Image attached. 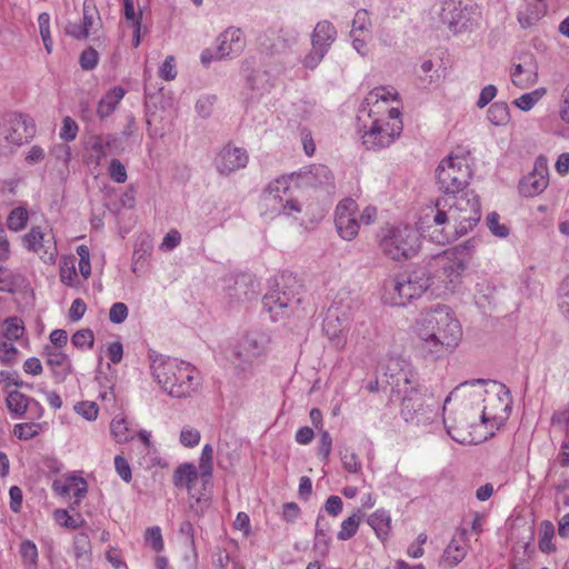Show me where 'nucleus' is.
Segmentation results:
<instances>
[{"label": "nucleus", "instance_id": "cd10ccee", "mask_svg": "<svg viewBox=\"0 0 569 569\" xmlns=\"http://www.w3.org/2000/svg\"><path fill=\"white\" fill-rule=\"evenodd\" d=\"M336 38L337 30L335 26L328 20H322L319 21L313 29L311 44L319 46L320 49L328 52L331 44L336 41Z\"/></svg>", "mask_w": 569, "mask_h": 569}, {"label": "nucleus", "instance_id": "393cba45", "mask_svg": "<svg viewBox=\"0 0 569 569\" xmlns=\"http://www.w3.org/2000/svg\"><path fill=\"white\" fill-rule=\"evenodd\" d=\"M46 365L50 368L56 383L63 382L72 372V365L69 357L60 349L53 347L44 348Z\"/></svg>", "mask_w": 569, "mask_h": 569}, {"label": "nucleus", "instance_id": "6ab92c4d", "mask_svg": "<svg viewBox=\"0 0 569 569\" xmlns=\"http://www.w3.org/2000/svg\"><path fill=\"white\" fill-rule=\"evenodd\" d=\"M246 47L243 33L238 28H228L216 39L217 59L239 56Z\"/></svg>", "mask_w": 569, "mask_h": 569}, {"label": "nucleus", "instance_id": "a19ab883", "mask_svg": "<svg viewBox=\"0 0 569 569\" xmlns=\"http://www.w3.org/2000/svg\"><path fill=\"white\" fill-rule=\"evenodd\" d=\"M23 321L18 317H9L3 321L2 337L8 340H18L24 335Z\"/></svg>", "mask_w": 569, "mask_h": 569}, {"label": "nucleus", "instance_id": "7ed1b4c3", "mask_svg": "<svg viewBox=\"0 0 569 569\" xmlns=\"http://www.w3.org/2000/svg\"><path fill=\"white\" fill-rule=\"evenodd\" d=\"M150 370L159 387L172 398L192 397L201 387V376L189 362L149 352Z\"/></svg>", "mask_w": 569, "mask_h": 569}, {"label": "nucleus", "instance_id": "0eeeda50", "mask_svg": "<svg viewBox=\"0 0 569 569\" xmlns=\"http://www.w3.org/2000/svg\"><path fill=\"white\" fill-rule=\"evenodd\" d=\"M264 214L270 218L284 214L292 217L301 211V206L293 196L290 178L280 177L269 182L261 196Z\"/></svg>", "mask_w": 569, "mask_h": 569}, {"label": "nucleus", "instance_id": "4c0bfd02", "mask_svg": "<svg viewBox=\"0 0 569 569\" xmlns=\"http://www.w3.org/2000/svg\"><path fill=\"white\" fill-rule=\"evenodd\" d=\"M555 537V526L551 521L545 520L540 525L539 549L545 553H552L557 550L552 542Z\"/></svg>", "mask_w": 569, "mask_h": 569}, {"label": "nucleus", "instance_id": "3c124183", "mask_svg": "<svg viewBox=\"0 0 569 569\" xmlns=\"http://www.w3.org/2000/svg\"><path fill=\"white\" fill-rule=\"evenodd\" d=\"M144 540L146 543L156 552H160L164 547L161 529L158 526L150 527L146 530Z\"/></svg>", "mask_w": 569, "mask_h": 569}, {"label": "nucleus", "instance_id": "a18cd8bd", "mask_svg": "<svg viewBox=\"0 0 569 569\" xmlns=\"http://www.w3.org/2000/svg\"><path fill=\"white\" fill-rule=\"evenodd\" d=\"M28 218L29 214L27 209L22 207L14 208L8 216L7 226L12 231H20L26 227Z\"/></svg>", "mask_w": 569, "mask_h": 569}, {"label": "nucleus", "instance_id": "ea45409f", "mask_svg": "<svg viewBox=\"0 0 569 569\" xmlns=\"http://www.w3.org/2000/svg\"><path fill=\"white\" fill-rule=\"evenodd\" d=\"M398 92L391 87H379L371 90L366 98L368 104L372 103L375 107H379L380 102L387 103L389 101H397Z\"/></svg>", "mask_w": 569, "mask_h": 569}, {"label": "nucleus", "instance_id": "774afa93", "mask_svg": "<svg viewBox=\"0 0 569 569\" xmlns=\"http://www.w3.org/2000/svg\"><path fill=\"white\" fill-rule=\"evenodd\" d=\"M559 117L569 123V83L563 88L559 101Z\"/></svg>", "mask_w": 569, "mask_h": 569}, {"label": "nucleus", "instance_id": "2f4dec72", "mask_svg": "<svg viewBox=\"0 0 569 569\" xmlns=\"http://www.w3.org/2000/svg\"><path fill=\"white\" fill-rule=\"evenodd\" d=\"M198 479V470L194 465L186 462L176 468L172 476L173 485L177 488H187L189 491Z\"/></svg>", "mask_w": 569, "mask_h": 569}, {"label": "nucleus", "instance_id": "a878e982", "mask_svg": "<svg viewBox=\"0 0 569 569\" xmlns=\"http://www.w3.org/2000/svg\"><path fill=\"white\" fill-rule=\"evenodd\" d=\"M118 138L113 134H99L93 136L89 140L90 161L99 166L108 154L118 151Z\"/></svg>", "mask_w": 569, "mask_h": 569}, {"label": "nucleus", "instance_id": "f704fd0d", "mask_svg": "<svg viewBox=\"0 0 569 569\" xmlns=\"http://www.w3.org/2000/svg\"><path fill=\"white\" fill-rule=\"evenodd\" d=\"M110 432L118 443H126L133 439L136 435L127 419L120 415L112 419L110 423Z\"/></svg>", "mask_w": 569, "mask_h": 569}, {"label": "nucleus", "instance_id": "37998d69", "mask_svg": "<svg viewBox=\"0 0 569 569\" xmlns=\"http://www.w3.org/2000/svg\"><path fill=\"white\" fill-rule=\"evenodd\" d=\"M100 24V16L96 6L90 1L83 3L82 26L88 34L96 33V27Z\"/></svg>", "mask_w": 569, "mask_h": 569}, {"label": "nucleus", "instance_id": "ddd939ff", "mask_svg": "<svg viewBox=\"0 0 569 569\" xmlns=\"http://www.w3.org/2000/svg\"><path fill=\"white\" fill-rule=\"evenodd\" d=\"M36 133V126L32 121L22 114H10L0 124V147L2 143L8 146H21L28 142Z\"/></svg>", "mask_w": 569, "mask_h": 569}, {"label": "nucleus", "instance_id": "8fccbe9b", "mask_svg": "<svg viewBox=\"0 0 569 569\" xmlns=\"http://www.w3.org/2000/svg\"><path fill=\"white\" fill-rule=\"evenodd\" d=\"M38 24L40 36L48 53L52 52L53 42L50 36V16L47 12H42L38 17Z\"/></svg>", "mask_w": 569, "mask_h": 569}, {"label": "nucleus", "instance_id": "603ef678", "mask_svg": "<svg viewBox=\"0 0 569 569\" xmlns=\"http://www.w3.org/2000/svg\"><path fill=\"white\" fill-rule=\"evenodd\" d=\"M79 132L78 123L69 116L62 120V127L59 132V137L64 142L73 141Z\"/></svg>", "mask_w": 569, "mask_h": 569}, {"label": "nucleus", "instance_id": "72a5a7b5", "mask_svg": "<svg viewBox=\"0 0 569 569\" xmlns=\"http://www.w3.org/2000/svg\"><path fill=\"white\" fill-rule=\"evenodd\" d=\"M329 525L319 516L316 522V532L313 539V550L320 557H326L329 552L330 537L328 535Z\"/></svg>", "mask_w": 569, "mask_h": 569}, {"label": "nucleus", "instance_id": "69168bd1", "mask_svg": "<svg viewBox=\"0 0 569 569\" xmlns=\"http://www.w3.org/2000/svg\"><path fill=\"white\" fill-rule=\"evenodd\" d=\"M99 61V54L93 48L82 51L79 62L83 70H93Z\"/></svg>", "mask_w": 569, "mask_h": 569}, {"label": "nucleus", "instance_id": "0e129e2a", "mask_svg": "<svg viewBox=\"0 0 569 569\" xmlns=\"http://www.w3.org/2000/svg\"><path fill=\"white\" fill-rule=\"evenodd\" d=\"M327 52L320 49L319 46L311 44L310 52L305 57L303 64L308 69H315L325 58Z\"/></svg>", "mask_w": 569, "mask_h": 569}, {"label": "nucleus", "instance_id": "f8f14e48", "mask_svg": "<svg viewBox=\"0 0 569 569\" xmlns=\"http://www.w3.org/2000/svg\"><path fill=\"white\" fill-rule=\"evenodd\" d=\"M401 395V416L405 421L420 425L432 420L431 405L426 403L425 396L418 388V381L403 387Z\"/></svg>", "mask_w": 569, "mask_h": 569}, {"label": "nucleus", "instance_id": "f3484780", "mask_svg": "<svg viewBox=\"0 0 569 569\" xmlns=\"http://www.w3.org/2000/svg\"><path fill=\"white\" fill-rule=\"evenodd\" d=\"M249 160L244 149L231 144L224 146L214 159L216 169L220 174L229 176L247 166Z\"/></svg>", "mask_w": 569, "mask_h": 569}, {"label": "nucleus", "instance_id": "20e7f679", "mask_svg": "<svg viewBox=\"0 0 569 569\" xmlns=\"http://www.w3.org/2000/svg\"><path fill=\"white\" fill-rule=\"evenodd\" d=\"M473 246L470 240L433 256L423 268L431 278V286L443 287L448 291L466 270L472 254Z\"/></svg>", "mask_w": 569, "mask_h": 569}, {"label": "nucleus", "instance_id": "412c9836", "mask_svg": "<svg viewBox=\"0 0 569 569\" xmlns=\"http://www.w3.org/2000/svg\"><path fill=\"white\" fill-rule=\"evenodd\" d=\"M548 182L546 160L538 158L533 170L520 181L519 190L525 197H533L541 193L547 188Z\"/></svg>", "mask_w": 569, "mask_h": 569}, {"label": "nucleus", "instance_id": "338daca9", "mask_svg": "<svg viewBox=\"0 0 569 569\" xmlns=\"http://www.w3.org/2000/svg\"><path fill=\"white\" fill-rule=\"evenodd\" d=\"M128 307L123 302H116L111 306L109 310V320L112 323L120 325L128 317Z\"/></svg>", "mask_w": 569, "mask_h": 569}, {"label": "nucleus", "instance_id": "c03bdc74", "mask_svg": "<svg viewBox=\"0 0 569 569\" xmlns=\"http://www.w3.org/2000/svg\"><path fill=\"white\" fill-rule=\"evenodd\" d=\"M360 522L361 515L353 513L348 517L342 521L340 530L337 533V538L341 541L351 539L357 533Z\"/></svg>", "mask_w": 569, "mask_h": 569}, {"label": "nucleus", "instance_id": "4468645a", "mask_svg": "<svg viewBox=\"0 0 569 569\" xmlns=\"http://www.w3.org/2000/svg\"><path fill=\"white\" fill-rule=\"evenodd\" d=\"M335 227L339 237L346 241L353 240L360 229L358 204L351 198L342 199L335 210Z\"/></svg>", "mask_w": 569, "mask_h": 569}, {"label": "nucleus", "instance_id": "4d7b16f0", "mask_svg": "<svg viewBox=\"0 0 569 569\" xmlns=\"http://www.w3.org/2000/svg\"><path fill=\"white\" fill-rule=\"evenodd\" d=\"M18 349L13 345V340L1 338L0 340V360L3 363H11L16 360Z\"/></svg>", "mask_w": 569, "mask_h": 569}, {"label": "nucleus", "instance_id": "39448f33", "mask_svg": "<svg viewBox=\"0 0 569 569\" xmlns=\"http://www.w3.org/2000/svg\"><path fill=\"white\" fill-rule=\"evenodd\" d=\"M420 233L409 226H391L381 230L378 238L380 252L389 260L402 262L415 257L420 249Z\"/></svg>", "mask_w": 569, "mask_h": 569}, {"label": "nucleus", "instance_id": "f257e3e1", "mask_svg": "<svg viewBox=\"0 0 569 569\" xmlns=\"http://www.w3.org/2000/svg\"><path fill=\"white\" fill-rule=\"evenodd\" d=\"M480 219V200L473 191L442 196L435 204L429 237L436 243H449L471 231Z\"/></svg>", "mask_w": 569, "mask_h": 569}, {"label": "nucleus", "instance_id": "6e6552de", "mask_svg": "<svg viewBox=\"0 0 569 569\" xmlns=\"http://www.w3.org/2000/svg\"><path fill=\"white\" fill-rule=\"evenodd\" d=\"M403 129L398 107L387 109V116L377 118L362 134V143L368 150H380L391 146Z\"/></svg>", "mask_w": 569, "mask_h": 569}, {"label": "nucleus", "instance_id": "a211bd4d", "mask_svg": "<svg viewBox=\"0 0 569 569\" xmlns=\"http://www.w3.org/2000/svg\"><path fill=\"white\" fill-rule=\"evenodd\" d=\"M24 246L29 251L40 254L46 263H54L57 257V247L53 237L46 238V234L39 227H33L23 237Z\"/></svg>", "mask_w": 569, "mask_h": 569}, {"label": "nucleus", "instance_id": "b1692460", "mask_svg": "<svg viewBox=\"0 0 569 569\" xmlns=\"http://www.w3.org/2000/svg\"><path fill=\"white\" fill-rule=\"evenodd\" d=\"M257 284L250 274H238L229 279L227 295L231 301L246 302L257 297Z\"/></svg>", "mask_w": 569, "mask_h": 569}, {"label": "nucleus", "instance_id": "9d476101", "mask_svg": "<svg viewBox=\"0 0 569 569\" xmlns=\"http://www.w3.org/2000/svg\"><path fill=\"white\" fill-rule=\"evenodd\" d=\"M267 342L264 335L249 332L236 343L232 362L238 375H246L251 370L264 353Z\"/></svg>", "mask_w": 569, "mask_h": 569}, {"label": "nucleus", "instance_id": "bf43d9fd", "mask_svg": "<svg viewBox=\"0 0 569 569\" xmlns=\"http://www.w3.org/2000/svg\"><path fill=\"white\" fill-rule=\"evenodd\" d=\"M70 481L72 482V495L76 498L73 505H79L82 498H84L88 491L87 481L82 477L70 476Z\"/></svg>", "mask_w": 569, "mask_h": 569}, {"label": "nucleus", "instance_id": "c85d7f7f", "mask_svg": "<svg viewBox=\"0 0 569 569\" xmlns=\"http://www.w3.org/2000/svg\"><path fill=\"white\" fill-rule=\"evenodd\" d=\"M367 523L373 529L380 540H386L391 530V516L385 509H378L367 518Z\"/></svg>", "mask_w": 569, "mask_h": 569}, {"label": "nucleus", "instance_id": "4be33fe9", "mask_svg": "<svg viewBox=\"0 0 569 569\" xmlns=\"http://www.w3.org/2000/svg\"><path fill=\"white\" fill-rule=\"evenodd\" d=\"M468 550V530L465 528H458L441 556L443 566L447 568L456 567L466 558Z\"/></svg>", "mask_w": 569, "mask_h": 569}, {"label": "nucleus", "instance_id": "de8ad7c7", "mask_svg": "<svg viewBox=\"0 0 569 569\" xmlns=\"http://www.w3.org/2000/svg\"><path fill=\"white\" fill-rule=\"evenodd\" d=\"M42 429V423L23 422L17 423L13 428V435L20 440H29L37 437Z\"/></svg>", "mask_w": 569, "mask_h": 569}, {"label": "nucleus", "instance_id": "f03ea898", "mask_svg": "<svg viewBox=\"0 0 569 569\" xmlns=\"http://www.w3.org/2000/svg\"><path fill=\"white\" fill-rule=\"evenodd\" d=\"M416 332L425 358L437 360L455 351L462 338L461 326L450 307L439 305L417 321Z\"/></svg>", "mask_w": 569, "mask_h": 569}, {"label": "nucleus", "instance_id": "aec40b11", "mask_svg": "<svg viewBox=\"0 0 569 569\" xmlns=\"http://www.w3.org/2000/svg\"><path fill=\"white\" fill-rule=\"evenodd\" d=\"M501 393L506 397L509 395V390L505 385H500V391L498 393L485 399L486 405L481 411L482 423L492 422V426H498L507 417L510 403L505 401Z\"/></svg>", "mask_w": 569, "mask_h": 569}, {"label": "nucleus", "instance_id": "1a4fd4ad", "mask_svg": "<svg viewBox=\"0 0 569 569\" xmlns=\"http://www.w3.org/2000/svg\"><path fill=\"white\" fill-rule=\"evenodd\" d=\"M471 178L467 160L449 156L442 159L437 168V184L443 196H456L468 192L466 187Z\"/></svg>", "mask_w": 569, "mask_h": 569}, {"label": "nucleus", "instance_id": "7c9ffc66", "mask_svg": "<svg viewBox=\"0 0 569 569\" xmlns=\"http://www.w3.org/2000/svg\"><path fill=\"white\" fill-rule=\"evenodd\" d=\"M124 93H126V91L122 87H114V88L110 89L101 98V100L98 103V108H97L98 116L101 119L110 116L114 111V109L117 108L119 102L122 100V98L124 97Z\"/></svg>", "mask_w": 569, "mask_h": 569}, {"label": "nucleus", "instance_id": "c9c22d12", "mask_svg": "<svg viewBox=\"0 0 569 569\" xmlns=\"http://www.w3.org/2000/svg\"><path fill=\"white\" fill-rule=\"evenodd\" d=\"M28 401L29 397L17 390L10 391L6 400L10 413L14 415L18 418L23 417L24 413L28 411Z\"/></svg>", "mask_w": 569, "mask_h": 569}, {"label": "nucleus", "instance_id": "423d86ee", "mask_svg": "<svg viewBox=\"0 0 569 569\" xmlns=\"http://www.w3.org/2000/svg\"><path fill=\"white\" fill-rule=\"evenodd\" d=\"M431 287V278L423 268L403 272L385 283L382 299L390 306L402 307L418 299Z\"/></svg>", "mask_w": 569, "mask_h": 569}, {"label": "nucleus", "instance_id": "dca6fc26", "mask_svg": "<svg viewBox=\"0 0 569 569\" xmlns=\"http://www.w3.org/2000/svg\"><path fill=\"white\" fill-rule=\"evenodd\" d=\"M385 375L393 379L391 383L397 393H400L403 387L416 383L418 380L417 371L401 357H389L387 359Z\"/></svg>", "mask_w": 569, "mask_h": 569}, {"label": "nucleus", "instance_id": "864d4df0", "mask_svg": "<svg viewBox=\"0 0 569 569\" xmlns=\"http://www.w3.org/2000/svg\"><path fill=\"white\" fill-rule=\"evenodd\" d=\"M487 226L492 234L499 238H506L509 234V228L505 223H500V217L497 212H491L486 219Z\"/></svg>", "mask_w": 569, "mask_h": 569}, {"label": "nucleus", "instance_id": "bb28decb", "mask_svg": "<svg viewBox=\"0 0 569 569\" xmlns=\"http://www.w3.org/2000/svg\"><path fill=\"white\" fill-rule=\"evenodd\" d=\"M348 326L349 323L347 321H341L339 317L332 316V313L328 311L322 323V330L337 349H343L347 342L343 332Z\"/></svg>", "mask_w": 569, "mask_h": 569}, {"label": "nucleus", "instance_id": "2eb2a0df", "mask_svg": "<svg viewBox=\"0 0 569 569\" xmlns=\"http://www.w3.org/2000/svg\"><path fill=\"white\" fill-rule=\"evenodd\" d=\"M513 86L528 89L538 82V63L533 54L525 53L513 61L510 69Z\"/></svg>", "mask_w": 569, "mask_h": 569}, {"label": "nucleus", "instance_id": "49530a36", "mask_svg": "<svg viewBox=\"0 0 569 569\" xmlns=\"http://www.w3.org/2000/svg\"><path fill=\"white\" fill-rule=\"evenodd\" d=\"M20 556L24 565L31 569H37L38 563V548L31 540H23L20 545Z\"/></svg>", "mask_w": 569, "mask_h": 569}, {"label": "nucleus", "instance_id": "473e14b6", "mask_svg": "<svg viewBox=\"0 0 569 569\" xmlns=\"http://www.w3.org/2000/svg\"><path fill=\"white\" fill-rule=\"evenodd\" d=\"M291 300L292 299L288 293L281 292L279 289H274L264 295L262 303L263 308L268 312L278 316L279 311H282L284 308L290 306Z\"/></svg>", "mask_w": 569, "mask_h": 569}, {"label": "nucleus", "instance_id": "79ce46f5", "mask_svg": "<svg viewBox=\"0 0 569 569\" xmlns=\"http://www.w3.org/2000/svg\"><path fill=\"white\" fill-rule=\"evenodd\" d=\"M547 93V89L541 87L531 92L521 94L513 101V104L522 111L531 110L536 103L541 100Z\"/></svg>", "mask_w": 569, "mask_h": 569}, {"label": "nucleus", "instance_id": "9b49d317", "mask_svg": "<svg viewBox=\"0 0 569 569\" xmlns=\"http://www.w3.org/2000/svg\"><path fill=\"white\" fill-rule=\"evenodd\" d=\"M477 7L471 0H443L439 17L450 31L458 33L472 26Z\"/></svg>", "mask_w": 569, "mask_h": 569}, {"label": "nucleus", "instance_id": "09e8293b", "mask_svg": "<svg viewBox=\"0 0 569 569\" xmlns=\"http://www.w3.org/2000/svg\"><path fill=\"white\" fill-rule=\"evenodd\" d=\"M370 18L366 10H358L352 20V29L350 31V36H355L356 33L360 34H370Z\"/></svg>", "mask_w": 569, "mask_h": 569}, {"label": "nucleus", "instance_id": "680f3d73", "mask_svg": "<svg viewBox=\"0 0 569 569\" xmlns=\"http://www.w3.org/2000/svg\"><path fill=\"white\" fill-rule=\"evenodd\" d=\"M200 432L192 427H183L180 432V442L187 448L197 446L200 441Z\"/></svg>", "mask_w": 569, "mask_h": 569}, {"label": "nucleus", "instance_id": "6e6d98bb", "mask_svg": "<svg viewBox=\"0 0 569 569\" xmlns=\"http://www.w3.org/2000/svg\"><path fill=\"white\" fill-rule=\"evenodd\" d=\"M71 342L77 348H83L87 346L89 349L93 347L94 336L90 329H81L73 333Z\"/></svg>", "mask_w": 569, "mask_h": 569}, {"label": "nucleus", "instance_id": "e433bc0d", "mask_svg": "<svg viewBox=\"0 0 569 569\" xmlns=\"http://www.w3.org/2000/svg\"><path fill=\"white\" fill-rule=\"evenodd\" d=\"M306 180L312 186L330 184L332 181V173L327 166L316 164L306 172Z\"/></svg>", "mask_w": 569, "mask_h": 569}, {"label": "nucleus", "instance_id": "052dcab7", "mask_svg": "<svg viewBox=\"0 0 569 569\" xmlns=\"http://www.w3.org/2000/svg\"><path fill=\"white\" fill-rule=\"evenodd\" d=\"M341 462L343 468L352 473H359L362 469V465L355 452H349L346 450L341 452Z\"/></svg>", "mask_w": 569, "mask_h": 569}, {"label": "nucleus", "instance_id": "13d9d810", "mask_svg": "<svg viewBox=\"0 0 569 569\" xmlns=\"http://www.w3.org/2000/svg\"><path fill=\"white\" fill-rule=\"evenodd\" d=\"M108 173L117 183H123L128 178L126 167L119 159H112L110 161Z\"/></svg>", "mask_w": 569, "mask_h": 569}, {"label": "nucleus", "instance_id": "e2e57ef3", "mask_svg": "<svg viewBox=\"0 0 569 569\" xmlns=\"http://www.w3.org/2000/svg\"><path fill=\"white\" fill-rule=\"evenodd\" d=\"M159 77L166 81H172L177 77V68L173 56H168L159 68Z\"/></svg>", "mask_w": 569, "mask_h": 569}, {"label": "nucleus", "instance_id": "c756f323", "mask_svg": "<svg viewBox=\"0 0 569 569\" xmlns=\"http://www.w3.org/2000/svg\"><path fill=\"white\" fill-rule=\"evenodd\" d=\"M546 11L542 0H527L523 9L518 12V21L523 27H530L538 21Z\"/></svg>", "mask_w": 569, "mask_h": 569}, {"label": "nucleus", "instance_id": "58836bf2", "mask_svg": "<svg viewBox=\"0 0 569 569\" xmlns=\"http://www.w3.org/2000/svg\"><path fill=\"white\" fill-rule=\"evenodd\" d=\"M487 118L495 126L507 124L510 119L509 106L502 101L492 103L488 109Z\"/></svg>", "mask_w": 569, "mask_h": 569}, {"label": "nucleus", "instance_id": "5fc2aeb1", "mask_svg": "<svg viewBox=\"0 0 569 569\" xmlns=\"http://www.w3.org/2000/svg\"><path fill=\"white\" fill-rule=\"evenodd\" d=\"M57 521L62 522V525L69 529H77L83 526L84 519L81 515L70 516L67 510H57L56 513Z\"/></svg>", "mask_w": 569, "mask_h": 569}, {"label": "nucleus", "instance_id": "5701e85b", "mask_svg": "<svg viewBox=\"0 0 569 569\" xmlns=\"http://www.w3.org/2000/svg\"><path fill=\"white\" fill-rule=\"evenodd\" d=\"M361 306V300L357 295L348 290H340L336 295L328 311L331 312L332 316L339 317L341 321L349 323L360 310Z\"/></svg>", "mask_w": 569, "mask_h": 569}]
</instances>
